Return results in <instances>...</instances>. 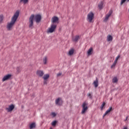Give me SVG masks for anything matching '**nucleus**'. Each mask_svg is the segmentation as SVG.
<instances>
[{"label":"nucleus","mask_w":129,"mask_h":129,"mask_svg":"<svg viewBox=\"0 0 129 129\" xmlns=\"http://www.w3.org/2000/svg\"><path fill=\"white\" fill-rule=\"evenodd\" d=\"M20 11L18 10L16 11L13 16L12 17L11 22L8 23L7 25V29L8 31H10L13 30V28L17 22V19L19 18L20 15Z\"/></svg>","instance_id":"obj_1"},{"label":"nucleus","mask_w":129,"mask_h":129,"mask_svg":"<svg viewBox=\"0 0 129 129\" xmlns=\"http://www.w3.org/2000/svg\"><path fill=\"white\" fill-rule=\"evenodd\" d=\"M59 18L56 16H54L51 18V23L50 27L47 30V33H53L57 27L56 24H59Z\"/></svg>","instance_id":"obj_2"},{"label":"nucleus","mask_w":129,"mask_h":129,"mask_svg":"<svg viewBox=\"0 0 129 129\" xmlns=\"http://www.w3.org/2000/svg\"><path fill=\"white\" fill-rule=\"evenodd\" d=\"M34 19H35L36 23H39L42 19L41 16L39 14L36 15L35 16L32 14L30 16L29 19V27L31 29L33 28Z\"/></svg>","instance_id":"obj_3"},{"label":"nucleus","mask_w":129,"mask_h":129,"mask_svg":"<svg viewBox=\"0 0 129 129\" xmlns=\"http://www.w3.org/2000/svg\"><path fill=\"white\" fill-rule=\"evenodd\" d=\"M94 18V14L92 12L88 13L87 17V20L89 23H92V21Z\"/></svg>","instance_id":"obj_4"},{"label":"nucleus","mask_w":129,"mask_h":129,"mask_svg":"<svg viewBox=\"0 0 129 129\" xmlns=\"http://www.w3.org/2000/svg\"><path fill=\"white\" fill-rule=\"evenodd\" d=\"M88 105V104L86 103V102H84L82 105V107H83V109L82 110V114L85 113L86 111H87V109H88V107H87Z\"/></svg>","instance_id":"obj_5"},{"label":"nucleus","mask_w":129,"mask_h":129,"mask_svg":"<svg viewBox=\"0 0 129 129\" xmlns=\"http://www.w3.org/2000/svg\"><path fill=\"white\" fill-rule=\"evenodd\" d=\"M63 103V101L61 98H58L55 100V104L58 106H61Z\"/></svg>","instance_id":"obj_6"},{"label":"nucleus","mask_w":129,"mask_h":129,"mask_svg":"<svg viewBox=\"0 0 129 129\" xmlns=\"http://www.w3.org/2000/svg\"><path fill=\"white\" fill-rule=\"evenodd\" d=\"M112 14V11L109 10L108 13L106 15L105 18L104 19L103 21L104 22H107L108 20L109 17H110Z\"/></svg>","instance_id":"obj_7"},{"label":"nucleus","mask_w":129,"mask_h":129,"mask_svg":"<svg viewBox=\"0 0 129 129\" xmlns=\"http://www.w3.org/2000/svg\"><path fill=\"white\" fill-rule=\"evenodd\" d=\"M12 77V75H7L3 77V79H2V82H5L7 80H9V79H10Z\"/></svg>","instance_id":"obj_8"},{"label":"nucleus","mask_w":129,"mask_h":129,"mask_svg":"<svg viewBox=\"0 0 129 129\" xmlns=\"http://www.w3.org/2000/svg\"><path fill=\"white\" fill-rule=\"evenodd\" d=\"M15 108V105L14 104H11L9 106L8 108H6V110L8 111V112L12 111L13 109Z\"/></svg>","instance_id":"obj_9"},{"label":"nucleus","mask_w":129,"mask_h":129,"mask_svg":"<svg viewBox=\"0 0 129 129\" xmlns=\"http://www.w3.org/2000/svg\"><path fill=\"white\" fill-rule=\"evenodd\" d=\"M36 74L38 76H39V77H42L44 75V73L43 72V71L41 70H38L36 72Z\"/></svg>","instance_id":"obj_10"},{"label":"nucleus","mask_w":129,"mask_h":129,"mask_svg":"<svg viewBox=\"0 0 129 129\" xmlns=\"http://www.w3.org/2000/svg\"><path fill=\"white\" fill-rule=\"evenodd\" d=\"M80 39V36L79 35H77L73 37V42H78Z\"/></svg>","instance_id":"obj_11"},{"label":"nucleus","mask_w":129,"mask_h":129,"mask_svg":"<svg viewBox=\"0 0 129 129\" xmlns=\"http://www.w3.org/2000/svg\"><path fill=\"white\" fill-rule=\"evenodd\" d=\"M112 110V107H109V109L105 112V113L103 115V117H104V116H105L106 115H108Z\"/></svg>","instance_id":"obj_12"},{"label":"nucleus","mask_w":129,"mask_h":129,"mask_svg":"<svg viewBox=\"0 0 129 129\" xmlns=\"http://www.w3.org/2000/svg\"><path fill=\"white\" fill-rule=\"evenodd\" d=\"M113 39V37L112 36H111L110 35H108L107 36V42H110V41H112Z\"/></svg>","instance_id":"obj_13"},{"label":"nucleus","mask_w":129,"mask_h":129,"mask_svg":"<svg viewBox=\"0 0 129 129\" xmlns=\"http://www.w3.org/2000/svg\"><path fill=\"white\" fill-rule=\"evenodd\" d=\"M98 83L99 81L98 80V78H96V80L93 83V84L94 85L95 88H97L98 87Z\"/></svg>","instance_id":"obj_14"},{"label":"nucleus","mask_w":129,"mask_h":129,"mask_svg":"<svg viewBox=\"0 0 129 129\" xmlns=\"http://www.w3.org/2000/svg\"><path fill=\"white\" fill-rule=\"evenodd\" d=\"M93 51V49L92 47H90L88 51H87V53L88 55H91L92 54V52Z\"/></svg>","instance_id":"obj_15"},{"label":"nucleus","mask_w":129,"mask_h":129,"mask_svg":"<svg viewBox=\"0 0 129 129\" xmlns=\"http://www.w3.org/2000/svg\"><path fill=\"white\" fill-rule=\"evenodd\" d=\"M50 77V75L48 74L44 75L43 77H42V79L44 80H47Z\"/></svg>","instance_id":"obj_16"},{"label":"nucleus","mask_w":129,"mask_h":129,"mask_svg":"<svg viewBox=\"0 0 129 129\" xmlns=\"http://www.w3.org/2000/svg\"><path fill=\"white\" fill-rule=\"evenodd\" d=\"M43 63L44 64H46L47 63V61H48V56H44V57L43 59Z\"/></svg>","instance_id":"obj_17"},{"label":"nucleus","mask_w":129,"mask_h":129,"mask_svg":"<svg viewBox=\"0 0 129 129\" xmlns=\"http://www.w3.org/2000/svg\"><path fill=\"white\" fill-rule=\"evenodd\" d=\"M103 2H101L99 5H98V8L100 10H101L103 8Z\"/></svg>","instance_id":"obj_18"},{"label":"nucleus","mask_w":129,"mask_h":129,"mask_svg":"<svg viewBox=\"0 0 129 129\" xmlns=\"http://www.w3.org/2000/svg\"><path fill=\"white\" fill-rule=\"evenodd\" d=\"M4 19V17L3 15H0V24H2L3 23Z\"/></svg>","instance_id":"obj_19"},{"label":"nucleus","mask_w":129,"mask_h":129,"mask_svg":"<svg viewBox=\"0 0 129 129\" xmlns=\"http://www.w3.org/2000/svg\"><path fill=\"white\" fill-rule=\"evenodd\" d=\"M118 81V78L116 77H114L113 79H112V82L113 83H117Z\"/></svg>","instance_id":"obj_20"},{"label":"nucleus","mask_w":129,"mask_h":129,"mask_svg":"<svg viewBox=\"0 0 129 129\" xmlns=\"http://www.w3.org/2000/svg\"><path fill=\"white\" fill-rule=\"evenodd\" d=\"M36 126L35 123H32L30 125V128L32 129L33 128H35Z\"/></svg>","instance_id":"obj_21"},{"label":"nucleus","mask_w":129,"mask_h":129,"mask_svg":"<svg viewBox=\"0 0 129 129\" xmlns=\"http://www.w3.org/2000/svg\"><path fill=\"white\" fill-rule=\"evenodd\" d=\"M20 3H23L24 5L27 4L28 3H29V0H20Z\"/></svg>","instance_id":"obj_22"},{"label":"nucleus","mask_w":129,"mask_h":129,"mask_svg":"<svg viewBox=\"0 0 129 129\" xmlns=\"http://www.w3.org/2000/svg\"><path fill=\"white\" fill-rule=\"evenodd\" d=\"M74 53V50L73 49H71L69 52V55L71 56L72 55H73Z\"/></svg>","instance_id":"obj_23"},{"label":"nucleus","mask_w":129,"mask_h":129,"mask_svg":"<svg viewBox=\"0 0 129 129\" xmlns=\"http://www.w3.org/2000/svg\"><path fill=\"white\" fill-rule=\"evenodd\" d=\"M105 105V102H103V103L102 104V105H101V106H100L101 110H103V107H104Z\"/></svg>","instance_id":"obj_24"},{"label":"nucleus","mask_w":129,"mask_h":129,"mask_svg":"<svg viewBox=\"0 0 129 129\" xmlns=\"http://www.w3.org/2000/svg\"><path fill=\"white\" fill-rule=\"evenodd\" d=\"M116 63H117V62L114 61L113 64L111 66V69H113L116 66Z\"/></svg>","instance_id":"obj_25"},{"label":"nucleus","mask_w":129,"mask_h":129,"mask_svg":"<svg viewBox=\"0 0 129 129\" xmlns=\"http://www.w3.org/2000/svg\"><path fill=\"white\" fill-rule=\"evenodd\" d=\"M56 123H57L56 121H52V122H51V125L52 126H55V125H56Z\"/></svg>","instance_id":"obj_26"},{"label":"nucleus","mask_w":129,"mask_h":129,"mask_svg":"<svg viewBox=\"0 0 129 129\" xmlns=\"http://www.w3.org/2000/svg\"><path fill=\"white\" fill-rule=\"evenodd\" d=\"M120 57V55H117V56L116 57V58H115V60H114V61L117 62V61L118 60V59H119V58Z\"/></svg>","instance_id":"obj_27"},{"label":"nucleus","mask_w":129,"mask_h":129,"mask_svg":"<svg viewBox=\"0 0 129 129\" xmlns=\"http://www.w3.org/2000/svg\"><path fill=\"white\" fill-rule=\"evenodd\" d=\"M125 2H126V0H121V3L120 5L122 6V5H123Z\"/></svg>","instance_id":"obj_28"},{"label":"nucleus","mask_w":129,"mask_h":129,"mask_svg":"<svg viewBox=\"0 0 129 129\" xmlns=\"http://www.w3.org/2000/svg\"><path fill=\"white\" fill-rule=\"evenodd\" d=\"M62 75V73H59L58 74H57V77H59L60 76H61Z\"/></svg>","instance_id":"obj_29"},{"label":"nucleus","mask_w":129,"mask_h":129,"mask_svg":"<svg viewBox=\"0 0 129 129\" xmlns=\"http://www.w3.org/2000/svg\"><path fill=\"white\" fill-rule=\"evenodd\" d=\"M51 115L54 117V116H56V113L55 112L51 113Z\"/></svg>","instance_id":"obj_30"},{"label":"nucleus","mask_w":129,"mask_h":129,"mask_svg":"<svg viewBox=\"0 0 129 129\" xmlns=\"http://www.w3.org/2000/svg\"><path fill=\"white\" fill-rule=\"evenodd\" d=\"M87 96L89 98H92L91 94L90 93L88 94Z\"/></svg>","instance_id":"obj_31"},{"label":"nucleus","mask_w":129,"mask_h":129,"mask_svg":"<svg viewBox=\"0 0 129 129\" xmlns=\"http://www.w3.org/2000/svg\"><path fill=\"white\" fill-rule=\"evenodd\" d=\"M44 85H46V84H47V81H46V80H44Z\"/></svg>","instance_id":"obj_32"},{"label":"nucleus","mask_w":129,"mask_h":129,"mask_svg":"<svg viewBox=\"0 0 129 129\" xmlns=\"http://www.w3.org/2000/svg\"><path fill=\"white\" fill-rule=\"evenodd\" d=\"M128 117L126 116L125 121H126L128 119Z\"/></svg>","instance_id":"obj_33"},{"label":"nucleus","mask_w":129,"mask_h":129,"mask_svg":"<svg viewBox=\"0 0 129 129\" xmlns=\"http://www.w3.org/2000/svg\"><path fill=\"white\" fill-rule=\"evenodd\" d=\"M123 129H128V127L126 126H125V127H124V128Z\"/></svg>","instance_id":"obj_34"},{"label":"nucleus","mask_w":129,"mask_h":129,"mask_svg":"<svg viewBox=\"0 0 129 129\" xmlns=\"http://www.w3.org/2000/svg\"><path fill=\"white\" fill-rule=\"evenodd\" d=\"M126 1H127V2H129V0H126Z\"/></svg>","instance_id":"obj_35"},{"label":"nucleus","mask_w":129,"mask_h":129,"mask_svg":"<svg viewBox=\"0 0 129 129\" xmlns=\"http://www.w3.org/2000/svg\"><path fill=\"white\" fill-rule=\"evenodd\" d=\"M50 129H53L52 127H50Z\"/></svg>","instance_id":"obj_36"},{"label":"nucleus","mask_w":129,"mask_h":129,"mask_svg":"<svg viewBox=\"0 0 129 129\" xmlns=\"http://www.w3.org/2000/svg\"><path fill=\"white\" fill-rule=\"evenodd\" d=\"M128 11H129V9H128Z\"/></svg>","instance_id":"obj_37"}]
</instances>
